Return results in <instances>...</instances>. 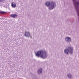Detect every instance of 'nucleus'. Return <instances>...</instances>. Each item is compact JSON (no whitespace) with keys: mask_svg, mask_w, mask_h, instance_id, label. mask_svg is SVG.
Wrapping results in <instances>:
<instances>
[{"mask_svg":"<svg viewBox=\"0 0 79 79\" xmlns=\"http://www.w3.org/2000/svg\"><path fill=\"white\" fill-rule=\"evenodd\" d=\"M35 55L37 57H40L43 59H46L48 57V54L45 51L41 50L35 52Z\"/></svg>","mask_w":79,"mask_h":79,"instance_id":"f257e3e1","label":"nucleus"},{"mask_svg":"<svg viewBox=\"0 0 79 79\" xmlns=\"http://www.w3.org/2000/svg\"><path fill=\"white\" fill-rule=\"evenodd\" d=\"M46 6L48 7V9L49 10H53L56 6V3L52 1L51 2H47L45 3Z\"/></svg>","mask_w":79,"mask_h":79,"instance_id":"f03ea898","label":"nucleus"},{"mask_svg":"<svg viewBox=\"0 0 79 79\" xmlns=\"http://www.w3.org/2000/svg\"><path fill=\"white\" fill-rule=\"evenodd\" d=\"M73 48L71 47H68V48H66L64 50V53L66 55H68L69 53L70 55H73Z\"/></svg>","mask_w":79,"mask_h":79,"instance_id":"7ed1b4c3","label":"nucleus"},{"mask_svg":"<svg viewBox=\"0 0 79 79\" xmlns=\"http://www.w3.org/2000/svg\"><path fill=\"white\" fill-rule=\"evenodd\" d=\"M24 35L25 37H30L31 38V39H32V36L31 35V33L29 31L25 32Z\"/></svg>","mask_w":79,"mask_h":79,"instance_id":"20e7f679","label":"nucleus"},{"mask_svg":"<svg viewBox=\"0 0 79 79\" xmlns=\"http://www.w3.org/2000/svg\"><path fill=\"white\" fill-rule=\"evenodd\" d=\"M66 42H67L68 43H70L71 42V38L69 37H66L65 38Z\"/></svg>","mask_w":79,"mask_h":79,"instance_id":"39448f33","label":"nucleus"},{"mask_svg":"<svg viewBox=\"0 0 79 79\" xmlns=\"http://www.w3.org/2000/svg\"><path fill=\"white\" fill-rule=\"evenodd\" d=\"M43 69L42 68H40L37 70V73L38 74H40L42 73Z\"/></svg>","mask_w":79,"mask_h":79,"instance_id":"423d86ee","label":"nucleus"},{"mask_svg":"<svg viewBox=\"0 0 79 79\" xmlns=\"http://www.w3.org/2000/svg\"><path fill=\"white\" fill-rule=\"evenodd\" d=\"M10 16L11 18H16L18 17V15H17V14H13L11 15Z\"/></svg>","mask_w":79,"mask_h":79,"instance_id":"0eeeda50","label":"nucleus"},{"mask_svg":"<svg viewBox=\"0 0 79 79\" xmlns=\"http://www.w3.org/2000/svg\"><path fill=\"white\" fill-rule=\"evenodd\" d=\"M67 76L69 79H71V78L72 77V75L71 73H68L67 75Z\"/></svg>","mask_w":79,"mask_h":79,"instance_id":"6e6552de","label":"nucleus"},{"mask_svg":"<svg viewBox=\"0 0 79 79\" xmlns=\"http://www.w3.org/2000/svg\"><path fill=\"white\" fill-rule=\"evenodd\" d=\"M11 6L13 8H15L16 6V5L15 2H12L11 3Z\"/></svg>","mask_w":79,"mask_h":79,"instance_id":"1a4fd4ad","label":"nucleus"},{"mask_svg":"<svg viewBox=\"0 0 79 79\" xmlns=\"http://www.w3.org/2000/svg\"><path fill=\"white\" fill-rule=\"evenodd\" d=\"M30 74L31 76H36V75L35 74L34 75V74L32 73H30Z\"/></svg>","mask_w":79,"mask_h":79,"instance_id":"9d476101","label":"nucleus"},{"mask_svg":"<svg viewBox=\"0 0 79 79\" xmlns=\"http://www.w3.org/2000/svg\"><path fill=\"white\" fill-rule=\"evenodd\" d=\"M6 13V12L4 11H0V13L1 14H5Z\"/></svg>","mask_w":79,"mask_h":79,"instance_id":"9b49d317","label":"nucleus"},{"mask_svg":"<svg viewBox=\"0 0 79 79\" xmlns=\"http://www.w3.org/2000/svg\"><path fill=\"white\" fill-rule=\"evenodd\" d=\"M4 0H0V2H2Z\"/></svg>","mask_w":79,"mask_h":79,"instance_id":"f8f14e48","label":"nucleus"}]
</instances>
